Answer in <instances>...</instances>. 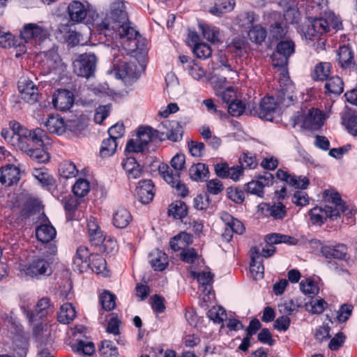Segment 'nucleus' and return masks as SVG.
<instances>
[{"mask_svg":"<svg viewBox=\"0 0 357 357\" xmlns=\"http://www.w3.org/2000/svg\"><path fill=\"white\" fill-rule=\"evenodd\" d=\"M94 26L97 31L105 36H109L117 31L125 49L139 35V32L130 26L125 6L121 2L114 3L105 19L100 22H95Z\"/></svg>","mask_w":357,"mask_h":357,"instance_id":"nucleus-1","label":"nucleus"},{"mask_svg":"<svg viewBox=\"0 0 357 357\" xmlns=\"http://www.w3.org/2000/svg\"><path fill=\"white\" fill-rule=\"evenodd\" d=\"M185 156L183 153H177L171 160V167L174 171L167 165L161 164L158 167V171L163 179L172 188H175L178 195L185 197L188 194V190L180 181L181 172L185 169Z\"/></svg>","mask_w":357,"mask_h":357,"instance_id":"nucleus-2","label":"nucleus"},{"mask_svg":"<svg viewBox=\"0 0 357 357\" xmlns=\"http://www.w3.org/2000/svg\"><path fill=\"white\" fill-rule=\"evenodd\" d=\"M162 140L160 130H154L149 126L139 127L137 130L136 139L128 140L126 151L129 153L144 152L150 142L154 139Z\"/></svg>","mask_w":357,"mask_h":357,"instance_id":"nucleus-3","label":"nucleus"},{"mask_svg":"<svg viewBox=\"0 0 357 357\" xmlns=\"http://www.w3.org/2000/svg\"><path fill=\"white\" fill-rule=\"evenodd\" d=\"M44 137H45V132L40 128L29 130L22 127L16 140L14 141L13 146L27 153L33 146H43Z\"/></svg>","mask_w":357,"mask_h":357,"instance_id":"nucleus-4","label":"nucleus"},{"mask_svg":"<svg viewBox=\"0 0 357 357\" xmlns=\"http://www.w3.org/2000/svg\"><path fill=\"white\" fill-rule=\"evenodd\" d=\"M312 29L314 32L322 35L337 31L342 28L341 20L334 13H326L324 16L314 18L311 21Z\"/></svg>","mask_w":357,"mask_h":357,"instance_id":"nucleus-5","label":"nucleus"},{"mask_svg":"<svg viewBox=\"0 0 357 357\" xmlns=\"http://www.w3.org/2000/svg\"><path fill=\"white\" fill-rule=\"evenodd\" d=\"M97 59L93 54H83L73 61V72L79 77L89 78L93 76Z\"/></svg>","mask_w":357,"mask_h":357,"instance_id":"nucleus-6","label":"nucleus"},{"mask_svg":"<svg viewBox=\"0 0 357 357\" xmlns=\"http://www.w3.org/2000/svg\"><path fill=\"white\" fill-rule=\"evenodd\" d=\"M295 52V45L291 40H281L277 45L276 51L271 56L275 67L284 68L287 66L289 57Z\"/></svg>","mask_w":357,"mask_h":357,"instance_id":"nucleus-7","label":"nucleus"},{"mask_svg":"<svg viewBox=\"0 0 357 357\" xmlns=\"http://www.w3.org/2000/svg\"><path fill=\"white\" fill-rule=\"evenodd\" d=\"M50 33L46 27L41 23H28L23 26L20 31V37L25 42L31 40L41 42L49 36Z\"/></svg>","mask_w":357,"mask_h":357,"instance_id":"nucleus-8","label":"nucleus"},{"mask_svg":"<svg viewBox=\"0 0 357 357\" xmlns=\"http://www.w3.org/2000/svg\"><path fill=\"white\" fill-rule=\"evenodd\" d=\"M51 258L36 257L33 259L26 268V275L31 278H40L42 276H48L52 274Z\"/></svg>","mask_w":357,"mask_h":357,"instance_id":"nucleus-9","label":"nucleus"},{"mask_svg":"<svg viewBox=\"0 0 357 357\" xmlns=\"http://www.w3.org/2000/svg\"><path fill=\"white\" fill-rule=\"evenodd\" d=\"M114 66V73L116 77L123 79L126 77L128 78H137L140 75L142 70H143V66L137 61V59L128 62H123L121 64Z\"/></svg>","mask_w":357,"mask_h":357,"instance_id":"nucleus-10","label":"nucleus"},{"mask_svg":"<svg viewBox=\"0 0 357 357\" xmlns=\"http://www.w3.org/2000/svg\"><path fill=\"white\" fill-rule=\"evenodd\" d=\"M18 90L22 100L29 104H34L38 100V89L30 79L22 77L18 82Z\"/></svg>","mask_w":357,"mask_h":357,"instance_id":"nucleus-11","label":"nucleus"},{"mask_svg":"<svg viewBox=\"0 0 357 357\" xmlns=\"http://www.w3.org/2000/svg\"><path fill=\"white\" fill-rule=\"evenodd\" d=\"M159 129L162 139L167 137L169 140L176 142L181 141L183 138V128L176 121L165 120L160 123Z\"/></svg>","mask_w":357,"mask_h":357,"instance_id":"nucleus-12","label":"nucleus"},{"mask_svg":"<svg viewBox=\"0 0 357 357\" xmlns=\"http://www.w3.org/2000/svg\"><path fill=\"white\" fill-rule=\"evenodd\" d=\"M308 214L312 224L319 226L328 218L334 220L338 218V212L326 206L324 208L315 206L310 210Z\"/></svg>","mask_w":357,"mask_h":357,"instance_id":"nucleus-13","label":"nucleus"},{"mask_svg":"<svg viewBox=\"0 0 357 357\" xmlns=\"http://www.w3.org/2000/svg\"><path fill=\"white\" fill-rule=\"evenodd\" d=\"M273 176L266 172L264 175L259 176L257 181H251L246 184V191L252 195L262 198L264 197V188L273 183Z\"/></svg>","mask_w":357,"mask_h":357,"instance_id":"nucleus-14","label":"nucleus"},{"mask_svg":"<svg viewBox=\"0 0 357 357\" xmlns=\"http://www.w3.org/2000/svg\"><path fill=\"white\" fill-rule=\"evenodd\" d=\"M276 112V102L273 97H264L261 99L259 107L254 110V115L261 119L272 121Z\"/></svg>","mask_w":357,"mask_h":357,"instance_id":"nucleus-15","label":"nucleus"},{"mask_svg":"<svg viewBox=\"0 0 357 357\" xmlns=\"http://www.w3.org/2000/svg\"><path fill=\"white\" fill-rule=\"evenodd\" d=\"M321 253L326 259L346 260L349 256L348 248L343 243H337L335 245H323L321 248Z\"/></svg>","mask_w":357,"mask_h":357,"instance_id":"nucleus-16","label":"nucleus"},{"mask_svg":"<svg viewBox=\"0 0 357 357\" xmlns=\"http://www.w3.org/2000/svg\"><path fill=\"white\" fill-rule=\"evenodd\" d=\"M155 195L154 185L151 180H142L136 188V196L142 204H146L151 202Z\"/></svg>","mask_w":357,"mask_h":357,"instance_id":"nucleus-17","label":"nucleus"},{"mask_svg":"<svg viewBox=\"0 0 357 357\" xmlns=\"http://www.w3.org/2000/svg\"><path fill=\"white\" fill-rule=\"evenodd\" d=\"M73 102V95L68 90H59L53 96L52 104L56 109L60 111L68 110Z\"/></svg>","mask_w":357,"mask_h":357,"instance_id":"nucleus-18","label":"nucleus"},{"mask_svg":"<svg viewBox=\"0 0 357 357\" xmlns=\"http://www.w3.org/2000/svg\"><path fill=\"white\" fill-rule=\"evenodd\" d=\"M276 176L278 179L285 181L289 185L299 189H306L309 185V179L305 176H296L289 174L287 172L282 169H278L276 172Z\"/></svg>","mask_w":357,"mask_h":357,"instance_id":"nucleus-19","label":"nucleus"},{"mask_svg":"<svg viewBox=\"0 0 357 357\" xmlns=\"http://www.w3.org/2000/svg\"><path fill=\"white\" fill-rule=\"evenodd\" d=\"M294 89V85L289 82L284 85L280 84L277 92L278 102L284 107H289L294 104L296 100Z\"/></svg>","mask_w":357,"mask_h":357,"instance_id":"nucleus-20","label":"nucleus"},{"mask_svg":"<svg viewBox=\"0 0 357 357\" xmlns=\"http://www.w3.org/2000/svg\"><path fill=\"white\" fill-rule=\"evenodd\" d=\"M20 180V169L13 165L0 169V183L6 186L17 183Z\"/></svg>","mask_w":357,"mask_h":357,"instance_id":"nucleus-21","label":"nucleus"},{"mask_svg":"<svg viewBox=\"0 0 357 357\" xmlns=\"http://www.w3.org/2000/svg\"><path fill=\"white\" fill-rule=\"evenodd\" d=\"M250 272L255 279L264 277V267L261 259V251L257 246L250 249Z\"/></svg>","mask_w":357,"mask_h":357,"instance_id":"nucleus-22","label":"nucleus"},{"mask_svg":"<svg viewBox=\"0 0 357 357\" xmlns=\"http://www.w3.org/2000/svg\"><path fill=\"white\" fill-rule=\"evenodd\" d=\"M261 212L266 215H270L275 220L283 219L287 215L286 206L282 202L275 203L273 205L262 203L259 205Z\"/></svg>","mask_w":357,"mask_h":357,"instance_id":"nucleus-23","label":"nucleus"},{"mask_svg":"<svg viewBox=\"0 0 357 357\" xmlns=\"http://www.w3.org/2000/svg\"><path fill=\"white\" fill-rule=\"evenodd\" d=\"M324 119L322 112L311 109L305 116L303 125L305 128L318 130L324 124Z\"/></svg>","mask_w":357,"mask_h":357,"instance_id":"nucleus-24","label":"nucleus"},{"mask_svg":"<svg viewBox=\"0 0 357 357\" xmlns=\"http://www.w3.org/2000/svg\"><path fill=\"white\" fill-rule=\"evenodd\" d=\"M324 197L326 202L332 204V206L326 205L325 206L338 212V217L340 216L341 213H345L347 210V207L338 192L326 190L324 192Z\"/></svg>","mask_w":357,"mask_h":357,"instance_id":"nucleus-25","label":"nucleus"},{"mask_svg":"<svg viewBox=\"0 0 357 357\" xmlns=\"http://www.w3.org/2000/svg\"><path fill=\"white\" fill-rule=\"evenodd\" d=\"M190 275L192 278H196L200 284V290L205 294L209 295L212 290V283L213 280V275L209 271H202L196 273L192 271Z\"/></svg>","mask_w":357,"mask_h":357,"instance_id":"nucleus-26","label":"nucleus"},{"mask_svg":"<svg viewBox=\"0 0 357 357\" xmlns=\"http://www.w3.org/2000/svg\"><path fill=\"white\" fill-rule=\"evenodd\" d=\"M36 235L39 241L43 243H49L56 237V231L50 223L42 224L36 229Z\"/></svg>","mask_w":357,"mask_h":357,"instance_id":"nucleus-27","label":"nucleus"},{"mask_svg":"<svg viewBox=\"0 0 357 357\" xmlns=\"http://www.w3.org/2000/svg\"><path fill=\"white\" fill-rule=\"evenodd\" d=\"M149 263L155 271H162L168 265L167 255L159 250H155L149 254Z\"/></svg>","mask_w":357,"mask_h":357,"instance_id":"nucleus-28","label":"nucleus"},{"mask_svg":"<svg viewBox=\"0 0 357 357\" xmlns=\"http://www.w3.org/2000/svg\"><path fill=\"white\" fill-rule=\"evenodd\" d=\"M91 255V254H89L88 248L85 246H79L77 249L73 264L75 268L80 273L83 272L84 268H88Z\"/></svg>","mask_w":357,"mask_h":357,"instance_id":"nucleus-29","label":"nucleus"},{"mask_svg":"<svg viewBox=\"0 0 357 357\" xmlns=\"http://www.w3.org/2000/svg\"><path fill=\"white\" fill-rule=\"evenodd\" d=\"M68 12L71 21L80 22L86 16V10L84 6L79 1H73L68 7Z\"/></svg>","mask_w":357,"mask_h":357,"instance_id":"nucleus-30","label":"nucleus"},{"mask_svg":"<svg viewBox=\"0 0 357 357\" xmlns=\"http://www.w3.org/2000/svg\"><path fill=\"white\" fill-rule=\"evenodd\" d=\"M192 243V237L191 234L187 232H181L174 236L169 242L170 247L174 251L185 250L188 245Z\"/></svg>","mask_w":357,"mask_h":357,"instance_id":"nucleus-31","label":"nucleus"},{"mask_svg":"<svg viewBox=\"0 0 357 357\" xmlns=\"http://www.w3.org/2000/svg\"><path fill=\"white\" fill-rule=\"evenodd\" d=\"M130 213L125 208H119L113 215L114 225L120 229L126 228L132 221Z\"/></svg>","mask_w":357,"mask_h":357,"instance_id":"nucleus-32","label":"nucleus"},{"mask_svg":"<svg viewBox=\"0 0 357 357\" xmlns=\"http://www.w3.org/2000/svg\"><path fill=\"white\" fill-rule=\"evenodd\" d=\"M189 175L190 178L195 181H204L208 177V168L204 163L194 164L189 169Z\"/></svg>","mask_w":357,"mask_h":357,"instance_id":"nucleus-33","label":"nucleus"},{"mask_svg":"<svg viewBox=\"0 0 357 357\" xmlns=\"http://www.w3.org/2000/svg\"><path fill=\"white\" fill-rule=\"evenodd\" d=\"M45 125L50 132L61 135L66 130L64 121L59 115H50Z\"/></svg>","mask_w":357,"mask_h":357,"instance_id":"nucleus-34","label":"nucleus"},{"mask_svg":"<svg viewBox=\"0 0 357 357\" xmlns=\"http://www.w3.org/2000/svg\"><path fill=\"white\" fill-rule=\"evenodd\" d=\"M22 126L15 121H12L9 123L8 128H3L1 132L2 137L12 146L14 144V141L16 140L20 130L22 128Z\"/></svg>","mask_w":357,"mask_h":357,"instance_id":"nucleus-35","label":"nucleus"},{"mask_svg":"<svg viewBox=\"0 0 357 357\" xmlns=\"http://www.w3.org/2000/svg\"><path fill=\"white\" fill-rule=\"evenodd\" d=\"M76 317L75 307L70 303L62 305L58 313L57 319L61 324H68Z\"/></svg>","mask_w":357,"mask_h":357,"instance_id":"nucleus-36","label":"nucleus"},{"mask_svg":"<svg viewBox=\"0 0 357 357\" xmlns=\"http://www.w3.org/2000/svg\"><path fill=\"white\" fill-rule=\"evenodd\" d=\"M338 62L341 68H348L354 65V54L347 46H342L337 52Z\"/></svg>","mask_w":357,"mask_h":357,"instance_id":"nucleus-37","label":"nucleus"},{"mask_svg":"<svg viewBox=\"0 0 357 357\" xmlns=\"http://www.w3.org/2000/svg\"><path fill=\"white\" fill-rule=\"evenodd\" d=\"M126 50L133 57H136L138 54L144 56L146 50V40L138 35L134 40H131V43L128 44V47Z\"/></svg>","mask_w":357,"mask_h":357,"instance_id":"nucleus-38","label":"nucleus"},{"mask_svg":"<svg viewBox=\"0 0 357 357\" xmlns=\"http://www.w3.org/2000/svg\"><path fill=\"white\" fill-rule=\"evenodd\" d=\"M326 93L335 96H340L344 91V83L338 76L331 77L325 84Z\"/></svg>","mask_w":357,"mask_h":357,"instance_id":"nucleus-39","label":"nucleus"},{"mask_svg":"<svg viewBox=\"0 0 357 357\" xmlns=\"http://www.w3.org/2000/svg\"><path fill=\"white\" fill-rule=\"evenodd\" d=\"M204 37L212 43H222V38L219 29L207 24L200 25Z\"/></svg>","mask_w":357,"mask_h":357,"instance_id":"nucleus-40","label":"nucleus"},{"mask_svg":"<svg viewBox=\"0 0 357 357\" xmlns=\"http://www.w3.org/2000/svg\"><path fill=\"white\" fill-rule=\"evenodd\" d=\"M234 6V0H215L214 6L210 9V13L213 15H220L231 11Z\"/></svg>","mask_w":357,"mask_h":357,"instance_id":"nucleus-41","label":"nucleus"},{"mask_svg":"<svg viewBox=\"0 0 357 357\" xmlns=\"http://www.w3.org/2000/svg\"><path fill=\"white\" fill-rule=\"evenodd\" d=\"M169 215L175 219L182 220L188 214V207L182 201H176L169 208Z\"/></svg>","mask_w":357,"mask_h":357,"instance_id":"nucleus-42","label":"nucleus"},{"mask_svg":"<svg viewBox=\"0 0 357 357\" xmlns=\"http://www.w3.org/2000/svg\"><path fill=\"white\" fill-rule=\"evenodd\" d=\"M35 312L40 318L52 314L54 312V307L50 303V298L44 297L40 299L36 303Z\"/></svg>","mask_w":357,"mask_h":357,"instance_id":"nucleus-43","label":"nucleus"},{"mask_svg":"<svg viewBox=\"0 0 357 357\" xmlns=\"http://www.w3.org/2000/svg\"><path fill=\"white\" fill-rule=\"evenodd\" d=\"M89 266L92 271L99 274L102 273L106 270V261L98 254H91L89 260Z\"/></svg>","mask_w":357,"mask_h":357,"instance_id":"nucleus-44","label":"nucleus"},{"mask_svg":"<svg viewBox=\"0 0 357 357\" xmlns=\"http://www.w3.org/2000/svg\"><path fill=\"white\" fill-rule=\"evenodd\" d=\"M32 174L44 186H52L54 183V178L45 169L35 168Z\"/></svg>","mask_w":357,"mask_h":357,"instance_id":"nucleus-45","label":"nucleus"},{"mask_svg":"<svg viewBox=\"0 0 357 357\" xmlns=\"http://www.w3.org/2000/svg\"><path fill=\"white\" fill-rule=\"evenodd\" d=\"M331 64L328 62H320L315 66L314 75L317 80H327L331 74Z\"/></svg>","mask_w":357,"mask_h":357,"instance_id":"nucleus-46","label":"nucleus"},{"mask_svg":"<svg viewBox=\"0 0 357 357\" xmlns=\"http://www.w3.org/2000/svg\"><path fill=\"white\" fill-rule=\"evenodd\" d=\"M99 353L102 357H118L117 348L109 340H104L99 347Z\"/></svg>","mask_w":357,"mask_h":357,"instance_id":"nucleus-47","label":"nucleus"},{"mask_svg":"<svg viewBox=\"0 0 357 357\" xmlns=\"http://www.w3.org/2000/svg\"><path fill=\"white\" fill-rule=\"evenodd\" d=\"M222 219L226 222V225L229 227L234 233L242 234L244 232L245 227L241 221L234 219L228 213H225L222 216Z\"/></svg>","mask_w":357,"mask_h":357,"instance_id":"nucleus-48","label":"nucleus"},{"mask_svg":"<svg viewBox=\"0 0 357 357\" xmlns=\"http://www.w3.org/2000/svg\"><path fill=\"white\" fill-rule=\"evenodd\" d=\"M116 140L111 137L103 140L100 150V155L102 157H108L113 155L116 149Z\"/></svg>","mask_w":357,"mask_h":357,"instance_id":"nucleus-49","label":"nucleus"},{"mask_svg":"<svg viewBox=\"0 0 357 357\" xmlns=\"http://www.w3.org/2000/svg\"><path fill=\"white\" fill-rule=\"evenodd\" d=\"M248 35L250 40L261 44L266 37V31L260 25L252 26Z\"/></svg>","mask_w":357,"mask_h":357,"instance_id":"nucleus-50","label":"nucleus"},{"mask_svg":"<svg viewBox=\"0 0 357 357\" xmlns=\"http://www.w3.org/2000/svg\"><path fill=\"white\" fill-rule=\"evenodd\" d=\"M27 154L36 162L38 163H45L50 160L49 153L41 148H34L33 146Z\"/></svg>","mask_w":357,"mask_h":357,"instance_id":"nucleus-51","label":"nucleus"},{"mask_svg":"<svg viewBox=\"0 0 357 357\" xmlns=\"http://www.w3.org/2000/svg\"><path fill=\"white\" fill-rule=\"evenodd\" d=\"M90 184L86 179L79 178L74 184L73 191L75 196L83 197L89 192Z\"/></svg>","mask_w":357,"mask_h":357,"instance_id":"nucleus-52","label":"nucleus"},{"mask_svg":"<svg viewBox=\"0 0 357 357\" xmlns=\"http://www.w3.org/2000/svg\"><path fill=\"white\" fill-rule=\"evenodd\" d=\"M116 296L108 291H105L100 296V302L103 309L110 311L115 307Z\"/></svg>","mask_w":357,"mask_h":357,"instance_id":"nucleus-53","label":"nucleus"},{"mask_svg":"<svg viewBox=\"0 0 357 357\" xmlns=\"http://www.w3.org/2000/svg\"><path fill=\"white\" fill-rule=\"evenodd\" d=\"M194 54L199 59H206L211 56L212 50L211 47L205 43H196L193 47Z\"/></svg>","mask_w":357,"mask_h":357,"instance_id":"nucleus-54","label":"nucleus"},{"mask_svg":"<svg viewBox=\"0 0 357 357\" xmlns=\"http://www.w3.org/2000/svg\"><path fill=\"white\" fill-rule=\"evenodd\" d=\"M61 176L65 178L75 177L77 174L78 170L75 165L72 162H64L60 167Z\"/></svg>","mask_w":357,"mask_h":357,"instance_id":"nucleus-55","label":"nucleus"},{"mask_svg":"<svg viewBox=\"0 0 357 357\" xmlns=\"http://www.w3.org/2000/svg\"><path fill=\"white\" fill-rule=\"evenodd\" d=\"M326 305L327 303L324 300L314 298L306 304V309L313 314H321L324 312Z\"/></svg>","mask_w":357,"mask_h":357,"instance_id":"nucleus-56","label":"nucleus"},{"mask_svg":"<svg viewBox=\"0 0 357 357\" xmlns=\"http://www.w3.org/2000/svg\"><path fill=\"white\" fill-rule=\"evenodd\" d=\"M342 123L347 130L353 135H357V116L347 114L342 117Z\"/></svg>","mask_w":357,"mask_h":357,"instance_id":"nucleus-57","label":"nucleus"},{"mask_svg":"<svg viewBox=\"0 0 357 357\" xmlns=\"http://www.w3.org/2000/svg\"><path fill=\"white\" fill-rule=\"evenodd\" d=\"M117 250L116 241L111 237L105 239L104 242L96 250L97 252L112 254Z\"/></svg>","mask_w":357,"mask_h":357,"instance_id":"nucleus-58","label":"nucleus"},{"mask_svg":"<svg viewBox=\"0 0 357 357\" xmlns=\"http://www.w3.org/2000/svg\"><path fill=\"white\" fill-rule=\"evenodd\" d=\"M300 287L305 294H317L319 292L317 284L310 278L302 280Z\"/></svg>","mask_w":357,"mask_h":357,"instance_id":"nucleus-59","label":"nucleus"},{"mask_svg":"<svg viewBox=\"0 0 357 357\" xmlns=\"http://www.w3.org/2000/svg\"><path fill=\"white\" fill-rule=\"evenodd\" d=\"M239 162L243 169L245 168L255 169L257 166V161L252 154L244 153L239 158Z\"/></svg>","mask_w":357,"mask_h":357,"instance_id":"nucleus-60","label":"nucleus"},{"mask_svg":"<svg viewBox=\"0 0 357 357\" xmlns=\"http://www.w3.org/2000/svg\"><path fill=\"white\" fill-rule=\"evenodd\" d=\"M245 109V104L240 100H234L228 105V112L234 116H241L244 112Z\"/></svg>","mask_w":357,"mask_h":357,"instance_id":"nucleus-61","label":"nucleus"},{"mask_svg":"<svg viewBox=\"0 0 357 357\" xmlns=\"http://www.w3.org/2000/svg\"><path fill=\"white\" fill-rule=\"evenodd\" d=\"M237 23L242 27L248 28L252 26L255 21V13L253 12H245L238 15Z\"/></svg>","mask_w":357,"mask_h":357,"instance_id":"nucleus-62","label":"nucleus"},{"mask_svg":"<svg viewBox=\"0 0 357 357\" xmlns=\"http://www.w3.org/2000/svg\"><path fill=\"white\" fill-rule=\"evenodd\" d=\"M33 334L39 341L43 342L47 340V337L50 335V331L47 325L40 324L34 327Z\"/></svg>","mask_w":357,"mask_h":357,"instance_id":"nucleus-63","label":"nucleus"},{"mask_svg":"<svg viewBox=\"0 0 357 357\" xmlns=\"http://www.w3.org/2000/svg\"><path fill=\"white\" fill-rule=\"evenodd\" d=\"M184 68L187 70L192 78L196 80L201 79L205 75L204 70L195 62L192 64L184 66Z\"/></svg>","mask_w":357,"mask_h":357,"instance_id":"nucleus-64","label":"nucleus"}]
</instances>
